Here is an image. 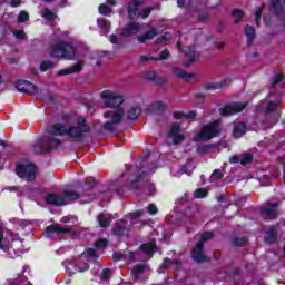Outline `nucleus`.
I'll return each instance as SVG.
<instances>
[{
  "instance_id": "1",
  "label": "nucleus",
  "mask_w": 285,
  "mask_h": 285,
  "mask_svg": "<svg viewBox=\"0 0 285 285\" xmlns=\"http://www.w3.org/2000/svg\"><path fill=\"white\" fill-rule=\"evenodd\" d=\"M77 199H79V193L71 190H66L62 194L50 193L45 197V202L52 206H68V204H73Z\"/></svg>"
},
{
  "instance_id": "2",
  "label": "nucleus",
  "mask_w": 285,
  "mask_h": 285,
  "mask_svg": "<svg viewBox=\"0 0 285 285\" xmlns=\"http://www.w3.org/2000/svg\"><path fill=\"white\" fill-rule=\"evenodd\" d=\"M219 121H214L208 125L203 126L202 130L195 135L193 141H206L208 139H215V137H219Z\"/></svg>"
},
{
  "instance_id": "3",
  "label": "nucleus",
  "mask_w": 285,
  "mask_h": 285,
  "mask_svg": "<svg viewBox=\"0 0 285 285\" xmlns=\"http://www.w3.org/2000/svg\"><path fill=\"white\" fill-rule=\"evenodd\" d=\"M75 47L66 42H58L50 47V56L56 59H75Z\"/></svg>"
},
{
  "instance_id": "4",
  "label": "nucleus",
  "mask_w": 285,
  "mask_h": 285,
  "mask_svg": "<svg viewBox=\"0 0 285 285\" xmlns=\"http://www.w3.org/2000/svg\"><path fill=\"white\" fill-rule=\"evenodd\" d=\"M85 132H90V127L88 125H86V119L78 118L77 127L69 125V127L67 129V137L71 141H83Z\"/></svg>"
},
{
  "instance_id": "5",
  "label": "nucleus",
  "mask_w": 285,
  "mask_h": 285,
  "mask_svg": "<svg viewBox=\"0 0 285 285\" xmlns=\"http://www.w3.org/2000/svg\"><path fill=\"white\" fill-rule=\"evenodd\" d=\"M125 111L122 108L117 109L115 112L107 111L104 114L105 119H110L111 121H107L104 124V128L108 130V132H115L117 125L121 124V119H124Z\"/></svg>"
},
{
  "instance_id": "6",
  "label": "nucleus",
  "mask_w": 285,
  "mask_h": 285,
  "mask_svg": "<svg viewBox=\"0 0 285 285\" xmlns=\"http://www.w3.org/2000/svg\"><path fill=\"white\" fill-rule=\"evenodd\" d=\"M208 239H213V232H205L202 235L200 240L196 244V247L191 253V257L195 259V262H208L204 255V244H206Z\"/></svg>"
},
{
  "instance_id": "7",
  "label": "nucleus",
  "mask_w": 285,
  "mask_h": 285,
  "mask_svg": "<svg viewBox=\"0 0 285 285\" xmlns=\"http://www.w3.org/2000/svg\"><path fill=\"white\" fill-rule=\"evenodd\" d=\"M101 99L104 100L105 108H119L124 104V96L111 90L102 91Z\"/></svg>"
},
{
  "instance_id": "8",
  "label": "nucleus",
  "mask_w": 285,
  "mask_h": 285,
  "mask_svg": "<svg viewBox=\"0 0 285 285\" xmlns=\"http://www.w3.org/2000/svg\"><path fill=\"white\" fill-rule=\"evenodd\" d=\"M16 173L18 177L26 181H35L37 177V167L32 163L20 164L17 166Z\"/></svg>"
},
{
  "instance_id": "9",
  "label": "nucleus",
  "mask_w": 285,
  "mask_h": 285,
  "mask_svg": "<svg viewBox=\"0 0 285 285\" xmlns=\"http://www.w3.org/2000/svg\"><path fill=\"white\" fill-rule=\"evenodd\" d=\"M144 4V0H134L129 4V18L135 19V17H141L142 19H146V17L150 16L151 9H141V6Z\"/></svg>"
},
{
  "instance_id": "10",
  "label": "nucleus",
  "mask_w": 285,
  "mask_h": 285,
  "mask_svg": "<svg viewBox=\"0 0 285 285\" xmlns=\"http://www.w3.org/2000/svg\"><path fill=\"white\" fill-rule=\"evenodd\" d=\"M248 106V102H233L220 108V115L223 117H228V115H237L242 112Z\"/></svg>"
},
{
  "instance_id": "11",
  "label": "nucleus",
  "mask_w": 285,
  "mask_h": 285,
  "mask_svg": "<svg viewBox=\"0 0 285 285\" xmlns=\"http://www.w3.org/2000/svg\"><path fill=\"white\" fill-rule=\"evenodd\" d=\"M95 259H97V250L89 248L76 261V266L77 268H85L86 264H88L87 262H95Z\"/></svg>"
},
{
  "instance_id": "12",
  "label": "nucleus",
  "mask_w": 285,
  "mask_h": 285,
  "mask_svg": "<svg viewBox=\"0 0 285 285\" xmlns=\"http://www.w3.org/2000/svg\"><path fill=\"white\" fill-rule=\"evenodd\" d=\"M63 266L68 275H75V273H85V271H88L90 268V265L88 264H85V267H80L78 265V268H77V261H70V259L65 261Z\"/></svg>"
},
{
  "instance_id": "13",
  "label": "nucleus",
  "mask_w": 285,
  "mask_h": 285,
  "mask_svg": "<svg viewBox=\"0 0 285 285\" xmlns=\"http://www.w3.org/2000/svg\"><path fill=\"white\" fill-rule=\"evenodd\" d=\"M19 92H26L27 95H37V86L26 80H19L16 85Z\"/></svg>"
},
{
  "instance_id": "14",
  "label": "nucleus",
  "mask_w": 285,
  "mask_h": 285,
  "mask_svg": "<svg viewBox=\"0 0 285 285\" xmlns=\"http://www.w3.org/2000/svg\"><path fill=\"white\" fill-rule=\"evenodd\" d=\"M138 32H141V24L132 21L125 26V28L121 31V35L122 37H132V35H138Z\"/></svg>"
},
{
  "instance_id": "15",
  "label": "nucleus",
  "mask_w": 285,
  "mask_h": 285,
  "mask_svg": "<svg viewBox=\"0 0 285 285\" xmlns=\"http://www.w3.org/2000/svg\"><path fill=\"white\" fill-rule=\"evenodd\" d=\"M68 128L69 125L68 124H55L51 129H50V134L53 135L55 137H68Z\"/></svg>"
},
{
  "instance_id": "16",
  "label": "nucleus",
  "mask_w": 285,
  "mask_h": 285,
  "mask_svg": "<svg viewBox=\"0 0 285 285\" xmlns=\"http://www.w3.org/2000/svg\"><path fill=\"white\" fill-rule=\"evenodd\" d=\"M272 12L278 17H285V0H272Z\"/></svg>"
},
{
  "instance_id": "17",
  "label": "nucleus",
  "mask_w": 285,
  "mask_h": 285,
  "mask_svg": "<svg viewBox=\"0 0 285 285\" xmlns=\"http://www.w3.org/2000/svg\"><path fill=\"white\" fill-rule=\"evenodd\" d=\"M157 35H159V32L157 31V29L153 28L147 32L138 36L137 41L138 43H146V41H153V39H155Z\"/></svg>"
},
{
  "instance_id": "18",
  "label": "nucleus",
  "mask_w": 285,
  "mask_h": 285,
  "mask_svg": "<svg viewBox=\"0 0 285 285\" xmlns=\"http://www.w3.org/2000/svg\"><path fill=\"white\" fill-rule=\"evenodd\" d=\"M82 68H83V62H77L69 69H62V70L58 71V77H63L66 75H72L75 72H81Z\"/></svg>"
},
{
  "instance_id": "19",
  "label": "nucleus",
  "mask_w": 285,
  "mask_h": 285,
  "mask_svg": "<svg viewBox=\"0 0 285 285\" xmlns=\"http://www.w3.org/2000/svg\"><path fill=\"white\" fill-rule=\"evenodd\" d=\"M233 135L236 139H239V137H244V135H246V124L244 122L235 124Z\"/></svg>"
},
{
  "instance_id": "20",
  "label": "nucleus",
  "mask_w": 285,
  "mask_h": 285,
  "mask_svg": "<svg viewBox=\"0 0 285 285\" xmlns=\"http://www.w3.org/2000/svg\"><path fill=\"white\" fill-rule=\"evenodd\" d=\"M187 61L184 62V66L187 68L193 66L195 61H199V53L197 51H188L186 52Z\"/></svg>"
},
{
  "instance_id": "21",
  "label": "nucleus",
  "mask_w": 285,
  "mask_h": 285,
  "mask_svg": "<svg viewBox=\"0 0 285 285\" xmlns=\"http://www.w3.org/2000/svg\"><path fill=\"white\" fill-rule=\"evenodd\" d=\"M140 250L144 253V255H146L147 259H150L153 257V253H155V243L141 245Z\"/></svg>"
},
{
  "instance_id": "22",
  "label": "nucleus",
  "mask_w": 285,
  "mask_h": 285,
  "mask_svg": "<svg viewBox=\"0 0 285 285\" xmlns=\"http://www.w3.org/2000/svg\"><path fill=\"white\" fill-rule=\"evenodd\" d=\"M176 76L179 79H185V81H197V75L188 71L179 70L176 72Z\"/></svg>"
},
{
  "instance_id": "23",
  "label": "nucleus",
  "mask_w": 285,
  "mask_h": 285,
  "mask_svg": "<svg viewBox=\"0 0 285 285\" xmlns=\"http://www.w3.org/2000/svg\"><path fill=\"white\" fill-rule=\"evenodd\" d=\"M278 208H279V203L266 204L263 207V213H265V215H277Z\"/></svg>"
},
{
  "instance_id": "24",
  "label": "nucleus",
  "mask_w": 285,
  "mask_h": 285,
  "mask_svg": "<svg viewBox=\"0 0 285 285\" xmlns=\"http://www.w3.org/2000/svg\"><path fill=\"white\" fill-rule=\"evenodd\" d=\"M68 230H66V228H61L59 226H55V225H51L49 227H47V235L49 237H52V235H61V233H67Z\"/></svg>"
},
{
  "instance_id": "25",
  "label": "nucleus",
  "mask_w": 285,
  "mask_h": 285,
  "mask_svg": "<svg viewBox=\"0 0 285 285\" xmlns=\"http://www.w3.org/2000/svg\"><path fill=\"white\" fill-rule=\"evenodd\" d=\"M141 115V107L139 106H134L127 111V118L135 120L137 117Z\"/></svg>"
},
{
  "instance_id": "26",
  "label": "nucleus",
  "mask_w": 285,
  "mask_h": 285,
  "mask_svg": "<svg viewBox=\"0 0 285 285\" xmlns=\"http://www.w3.org/2000/svg\"><path fill=\"white\" fill-rule=\"evenodd\" d=\"M264 237L266 244H273V242H276L277 239V234H275V229L271 227L269 230L265 233Z\"/></svg>"
},
{
  "instance_id": "27",
  "label": "nucleus",
  "mask_w": 285,
  "mask_h": 285,
  "mask_svg": "<svg viewBox=\"0 0 285 285\" xmlns=\"http://www.w3.org/2000/svg\"><path fill=\"white\" fill-rule=\"evenodd\" d=\"M40 14L43 19H47V21H55V19H57V14H55V12L47 8L42 9L40 11Z\"/></svg>"
},
{
  "instance_id": "28",
  "label": "nucleus",
  "mask_w": 285,
  "mask_h": 285,
  "mask_svg": "<svg viewBox=\"0 0 285 285\" xmlns=\"http://www.w3.org/2000/svg\"><path fill=\"white\" fill-rule=\"evenodd\" d=\"M245 35L247 37L248 43H253V41L255 40V29L250 26H246L245 27Z\"/></svg>"
},
{
  "instance_id": "29",
  "label": "nucleus",
  "mask_w": 285,
  "mask_h": 285,
  "mask_svg": "<svg viewBox=\"0 0 285 285\" xmlns=\"http://www.w3.org/2000/svg\"><path fill=\"white\" fill-rule=\"evenodd\" d=\"M97 24L98 27L104 30L105 32H108L110 30V21L104 19V18H99L97 20Z\"/></svg>"
},
{
  "instance_id": "30",
  "label": "nucleus",
  "mask_w": 285,
  "mask_h": 285,
  "mask_svg": "<svg viewBox=\"0 0 285 285\" xmlns=\"http://www.w3.org/2000/svg\"><path fill=\"white\" fill-rule=\"evenodd\" d=\"M213 148H215V145H202V146H198L196 151L198 153V155H208V153H210Z\"/></svg>"
},
{
  "instance_id": "31",
  "label": "nucleus",
  "mask_w": 285,
  "mask_h": 285,
  "mask_svg": "<svg viewBox=\"0 0 285 285\" xmlns=\"http://www.w3.org/2000/svg\"><path fill=\"white\" fill-rule=\"evenodd\" d=\"M195 199H204L208 197V189L206 188H198L194 191Z\"/></svg>"
},
{
  "instance_id": "32",
  "label": "nucleus",
  "mask_w": 285,
  "mask_h": 285,
  "mask_svg": "<svg viewBox=\"0 0 285 285\" xmlns=\"http://www.w3.org/2000/svg\"><path fill=\"white\" fill-rule=\"evenodd\" d=\"M219 179H224V170H222V169H216V170H214V173L212 174L209 180H210V181H219Z\"/></svg>"
},
{
  "instance_id": "33",
  "label": "nucleus",
  "mask_w": 285,
  "mask_h": 285,
  "mask_svg": "<svg viewBox=\"0 0 285 285\" xmlns=\"http://www.w3.org/2000/svg\"><path fill=\"white\" fill-rule=\"evenodd\" d=\"M55 62L50 61V60H46L43 62L40 63V70L41 72H47V70H52V68H55Z\"/></svg>"
},
{
  "instance_id": "34",
  "label": "nucleus",
  "mask_w": 285,
  "mask_h": 285,
  "mask_svg": "<svg viewBox=\"0 0 285 285\" xmlns=\"http://www.w3.org/2000/svg\"><path fill=\"white\" fill-rule=\"evenodd\" d=\"M48 145L50 148H57L58 146H61V140L55 136H51L48 138Z\"/></svg>"
},
{
  "instance_id": "35",
  "label": "nucleus",
  "mask_w": 285,
  "mask_h": 285,
  "mask_svg": "<svg viewBox=\"0 0 285 285\" xmlns=\"http://www.w3.org/2000/svg\"><path fill=\"white\" fill-rule=\"evenodd\" d=\"M184 170L187 175H191L193 170H195V163L193 159L187 160L186 165L184 166Z\"/></svg>"
},
{
  "instance_id": "36",
  "label": "nucleus",
  "mask_w": 285,
  "mask_h": 285,
  "mask_svg": "<svg viewBox=\"0 0 285 285\" xmlns=\"http://www.w3.org/2000/svg\"><path fill=\"white\" fill-rule=\"evenodd\" d=\"M253 161V155L250 154H243L240 156V164L242 166H246Z\"/></svg>"
},
{
  "instance_id": "37",
  "label": "nucleus",
  "mask_w": 285,
  "mask_h": 285,
  "mask_svg": "<svg viewBox=\"0 0 285 285\" xmlns=\"http://www.w3.org/2000/svg\"><path fill=\"white\" fill-rule=\"evenodd\" d=\"M30 20V14H28V12L26 11H21L18 14V23H26V21Z\"/></svg>"
},
{
  "instance_id": "38",
  "label": "nucleus",
  "mask_w": 285,
  "mask_h": 285,
  "mask_svg": "<svg viewBox=\"0 0 285 285\" xmlns=\"http://www.w3.org/2000/svg\"><path fill=\"white\" fill-rule=\"evenodd\" d=\"M233 17L236 19L235 23H239V21H242V19H244V11H242L239 9H235L233 11Z\"/></svg>"
},
{
  "instance_id": "39",
  "label": "nucleus",
  "mask_w": 285,
  "mask_h": 285,
  "mask_svg": "<svg viewBox=\"0 0 285 285\" xmlns=\"http://www.w3.org/2000/svg\"><path fill=\"white\" fill-rule=\"evenodd\" d=\"M145 271H146V266L144 265L136 266L134 269V277H136V279L139 278Z\"/></svg>"
},
{
  "instance_id": "40",
  "label": "nucleus",
  "mask_w": 285,
  "mask_h": 285,
  "mask_svg": "<svg viewBox=\"0 0 285 285\" xmlns=\"http://www.w3.org/2000/svg\"><path fill=\"white\" fill-rule=\"evenodd\" d=\"M153 109L156 110V112H161L166 109V105L161 101H156L153 104Z\"/></svg>"
},
{
  "instance_id": "41",
  "label": "nucleus",
  "mask_w": 285,
  "mask_h": 285,
  "mask_svg": "<svg viewBox=\"0 0 285 285\" xmlns=\"http://www.w3.org/2000/svg\"><path fill=\"white\" fill-rule=\"evenodd\" d=\"M150 173H153V170H148V171H142L140 175H138L136 177V179L131 183V186L135 188V184L137 181H141V179H144V177H148V175H150Z\"/></svg>"
},
{
  "instance_id": "42",
  "label": "nucleus",
  "mask_w": 285,
  "mask_h": 285,
  "mask_svg": "<svg viewBox=\"0 0 285 285\" xmlns=\"http://www.w3.org/2000/svg\"><path fill=\"white\" fill-rule=\"evenodd\" d=\"M170 57V51L168 49H165L158 58H155V61H166Z\"/></svg>"
},
{
  "instance_id": "43",
  "label": "nucleus",
  "mask_w": 285,
  "mask_h": 285,
  "mask_svg": "<svg viewBox=\"0 0 285 285\" xmlns=\"http://www.w3.org/2000/svg\"><path fill=\"white\" fill-rule=\"evenodd\" d=\"M111 11H112V9H110V7H108L106 4L99 6V13L104 14L105 17H107V14H109Z\"/></svg>"
},
{
  "instance_id": "44",
  "label": "nucleus",
  "mask_w": 285,
  "mask_h": 285,
  "mask_svg": "<svg viewBox=\"0 0 285 285\" xmlns=\"http://www.w3.org/2000/svg\"><path fill=\"white\" fill-rule=\"evenodd\" d=\"M180 128H181V127L179 126V124H174V125L171 126L170 131H169V137H175V135H179Z\"/></svg>"
},
{
  "instance_id": "45",
  "label": "nucleus",
  "mask_w": 285,
  "mask_h": 285,
  "mask_svg": "<svg viewBox=\"0 0 285 285\" xmlns=\"http://www.w3.org/2000/svg\"><path fill=\"white\" fill-rule=\"evenodd\" d=\"M171 35L166 32L161 37L156 39V43H166V41H169Z\"/></svg>"
},
{
  "instance_id": "46",
  "label": "nucleus",
  "mask_w": 285,
  "mask_h": 285,
  "mask_svg": "<svg viewBox=\"0 0 285 285\" xmlns=\"http://www.w3.org/2000/svg\"><path fill=\"white\" fill-rule=\"evenodd\" d=\"M98 224L99 226H101V228H106V226H108V224L110 223L108 222V218H106V216L100 215L98 216Z\"/></svg>"
},
{
  "instance_id": "47",
  "label": "nucleus",
  "mask_w": 285,
  "mask_h": 285,
  "mask_svg": "<svg viewBox=\"0 0 285 285\" xmlns=\"http://www.w3.org/2000/svg\"><path fill=\"white\" fill-rule=\"evenodd\" d=\"M95 246H96L97 248H106V247L108 246V239H106V238H100L99 240H97V242L95 243Z\"/></svg>"
},
{
  "instance_id": "48",
  "label": "nucleus",
  "mask_w": 285,
  "mask_h": 285,
  "mask_svg": "<svg viewBox=\"0 0 285 285\" xmlns=\"http://www.w3.org/2000/svg\"><path fill=\"white\" fill-rule=\"evenodd\" d=\"M279 106H281L279 101L268 102L267 104V111L273 112V110H277V108H279Z\"/></svg>"
},
{
  "instance_id": "49",
  "label": "nucleus",
  "mask_w": 285,
  "mask_h": 285,
  "mask_svg": "<svg viewBox=\"0 0 285 285\" xmlns=\"http://www.w3.org/2000/svg\"><path fill=\"white\" fill-rule=\"evenodd\" d=\"M3 229H0V250H4V253H8L10 250V247L8 245H3Z\"/></svg>"
},
{
  "instance_id": "50",
  "label": "nucleus",
  "mask_w": 285,
  "mask_h": 285,
  "mask_svg": "<svg viewBox=\"0 0 285 285\" xmlns=\"http://www.w3.org/2000/svg\"><path fill=\"white\" fill-rule=\"evenodd\" d=\"M174 137V146H179V144H181V141H184V135L181 134H176L175 136H171Z\"/></svg>"
},
{
  "instance_id": "51",
  "label": "nucleus",
  "mask_w": 285,
  "mask_h": 285,
  "mask_svg": "<svg viewBox=\"0 0 285 285\" xmlns=\"http://www.w3.org/2000/svg\"><path fill=\"white\" fill-rule=\"evenodd\" d=\"M147 213L149 215H157V213H159V209H157V206L155 204H149L147 207Z\"/></svg>"
},
{
  "instance_id": "52",
  "label": "nucleus",
  "mask_w": 285,
  "mask_h": 285,
  "mask_svg": "<svg viewBox=\"0 0 285 285\" xmlns=\"http://www.w3.org/2000/svg\"><path fill=\"white\" fill-rule=\"evenodd\" d=\"M140 63H148V61H155V57L142 55L139 57Z\"/></svg>"
},
{
  "instance_id": "53",
  "label": "nucleus",
  "mask_w": 285,
  "mask_h": 285,
  "mask_svg": "<svg viewBox=\"0 0 285 285\" xmlns=\"http://www.w3.org/2000/svg\"><path fill=\"white\" fill-rule=\"evenodd\" d=\"M145 79H147L148 81H155V79H157V72L155 71H149L145 75Z\"/></svg>"
},
{
  "instance_id": "54",
  "label": "nucleus",
  "mask_w": 285,
  "mask_h": 285,
  "mask_svg": "<svg viewBox=\"0 0 285 285\" xmlns=\"http://www.w3.org/2000/svg\"><path fill=\"white\" fill-rule=\"evenodd\" d=\"M33 153H36V155H41V153H46V149H43V147H41V144H36L33 145Z\"/></svg>"
},
{
  "instance_id": "55",
  "label": "nucleus",
  "mask_w": 285,
  "mask_h": 285,
  "mask_svg": "<svg viewBox=\"0 0 285 285\" xmlns=\"http://www.w3.org/2000/svg\"><path fill=\"white\" fill-rule=\"evenodd\" d=\"M264 10V6L261 7L258 11L255 13V19H256V26H259V21H262V12Z\"/></svg>"
},
{
  "instance_id": "56",
  "label": "nucleus",
  "mask_w": 285,
  "mask_h": 285,
  "mask_svg": "<svg viewBox=\"0 0 285 285\" xmlns=\"http://www.w3.org/2000/svg\"><path fill=\"white\" fill-rule=\"evenodd\" d=\"M14 37L17 39H26V31L24 30H16L14 31Z\"/></svg>"
},
{
  "instance_id": "57",
  "label": "nucleus",
  "mask_w": 285,
  "mask_h": 285,
  "mask_svg": "<svg viewBox=\"0 0 285 285\" xmlns=\"http://www.w3.org/2000/svg\"><path fill=\"white\" fill-rule=\"evenodd\" d=\"M100 277H101V279H108L110 277V269H108V268L102 269Z\"/></svg>"
},
{
  "instance_id": "58",
  "label": "nucleus",
  "mask_w": 285,
  "mask_h": 285,
  "mask_svg": "<svg viewBox=\"0 0 285 285\" xmlns=\"http://www.w3.org/2000/svg\"><path fill=\"white\" fill-rule=\"evenodd\" d=\"M226 43L224 41H218V42H215L214 43V47L217 49V50H224Z\"/></svg>"
},
{
  "instance_id": "59",
  "label": "nucleus",
  "mask_w": 285,
  "mask_h": 285,
  "mask_svg": "<svg viewBox=\"0 0 285 285\" xmlns=\"http://www.w3.org/2000/svg\"><path fill=\"white\" fill-rule=\"evenodd\" d=\"M246 243V238H237L235 242L236 246H245Z\"/></svg>"
},
{
  "instance_id": "60",
  "label": "nucleus",
  "mask_w": 285,
  "mask_h": 285,
  "mask_svg": "<svg viewBox=\"0 0 285 285\" xmlns=\"http://www.w3.org/2000/svg\"><path fill=\"white\" fill-rule=\"evenodd\" d=\"M239 161L242 163L240 157L238 156H233L229 158L230 164H239Z\"/></svg>"
},
{
  "instance_id": "61",
  "label": "nucleus",
  "mask_w": 285,
  "mask_h": 285,
  "mask_svg": "<svg viewBox=\"0 0 285 285\" xmlns=\"http://www.w3.org/2000/svg\"><path fill=\"white\" fill-rule=\"evenodd\" d=\"M10 6L11 8H19V6H21V0H11Z\"/></svg>"
},
{
  "instance_id": "62",
  "label": "nucleus",
  "mask_w": 285,
  "mask_h": 285,
  "mask_svg": "<svg viewBox=\"0 0 285 285\" xmlns=\"http://www.w3.org/2000/svg\"><path fill=\"white\" fill-rule=\"evenodd\" d=\"M217 202H219V204H224V202H228V197L222 194L220 196L217 197Z\"/></svg>"
},
{
  "instance_id": "63",
  "label": "nucleus",
  "mask_w": 285,
  "mask_h": 285,
  "mask_svg": "<svg viewBox=\"0 0 285 285\" xmlns=\"http://www.w3.org/2000/svg\"><path fill=\"white\" fill-rule=\"evenodd\" d=\"M184 117H186V116L183 112H175L174 114L175 119H184Z\"/></svg>"
},
{
  "instance_id": "64",
  "label": "nucleus",
  "mask_w": 285,
  "mask_h": 285,
  "mask_svg": "<svg viewBox=\"0 0 285 285\" xmlns=\"http://www.w3.org/2000/svg\"><path fill=\"white\" fill-rule=\"evenodd\" d=\"M187 119H195L197 117V114L195 111H190L186 115Z\"/></svg>"
}]
</instances>
